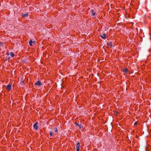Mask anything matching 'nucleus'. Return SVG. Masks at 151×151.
<instances>
[{
    "label": "nucleus",
    "mask_w": 151,
    "mask_h": 151,
    "mask_svg": "<svg viewBox=\"0 0 151 151\" xmlns=\"http://www.w3.org/2000/svg\"><path fill=\"white\" fill-rule=\"evenodd\" d=\"M38 124V122H36L33 125V127L36 130H37L38 129L39 127L37 125Z\"/></svg>",
    "instance_id": "1"
},
{
    "label": "nucleus",
    "mask_w": 151,
    "mask_h": 151,
    "mask_svg": "<svg viewBox=\"0 0 151 151\" xmlns=\"http://www.w3.org/2000/svg\"><path fill=\"white\" fill-rule=\"evenodd\" d=\"M80 144L79 142L77 143V145H76V150L77 151H80Z\"/></svg>",
    "instance_id": "2"
},
{
    "label": "nucleus",
    "mask_w": 151,
    "mask_h": 151,
    "mask_svg": "<svg viewBox=\"0 0 151 151\" xmlns=\"http://www.w3.org/2000/svg\"><path fill=\"white\" fill-rule=\"evenodd\" d=\"M35 85L37 86H40L42 85V83L40 81H38L37 82L35 83Z\"/></svg>",
    "instance_id": "3"
},
{
    "label": "nucleus",
    "mask_w": 151,
    "mask_h": 151,
    "mask_svg": "<svg viewBox=\"0 0 151 151\" xmlns=\"http://www.w3.org/2000/svg\"><path fill=\"white\" fill-rule=\"evenodd\" d=\"M100 37L104 39H105L106 38V35L105 34H104L103 35H100Z\"/></svg>",
    "instance_id": "4"
},
{
    "label": "nucleus",
    "mask_w": 151,
    "mask_h": 151,
    "mask_svg": "<svg viewBox=\"0 0 151 151\" xmlns=\"http://www.w3.org/2000/svg\"><path fill=\"white\" fill-rule=\"evenodd\" d=\"M6 88L8 90H10L11 89V86L9 84L7 86Z\"/></svg>",
    "instance_id": "5"
},
{
    "label": "nucleus",
    "mask_w": 151,
    "mask_h": 151,
    "mask_svg": "<svg viewBox=\"0 0 151 151\" xmlns=\"http://www.w3.org/2000/svg\"><path fill=\"white\" fill-rule=\"evenodd\" d=\"M91 13H92V15L93 16H94L95 15V14L94 11V10H91Z\"/></svg>",
    "instance_id": "6"
},
{
    "label": "nucleus",
    "mask_w": 151,
    "mask_h": 151,
    "mask_svg": "<svg viewBox=\"0 0 151 151\" xmlns=\"http://www.w3.org/2000/svg\"><path fill=\"white\" fill-rule=\"evenodd\" d=\"M32 43H33V42L31 40H30L29 41V44L30 46H32Z\"/></svg>",
    "instance_id": "7"
},
{
    "label": "nucleus",
    "mask_w": 151,
    "mask_h": 151,
    "mask_svg": "<svg viewBox=\"0 0 151 151\" xmlns=\"http://www.w3.org/2000/svg\"><path fill=\"white\" fill-rule=\"evenodd\" d=\"M10 55H11V56L12 57H13L14 56V54L12 52H10Z\"/></svg>",
    "instance_id": "8"
},
{
    "label": "nucleus",
    "mask_w": 151,
    "mask_h": 151,
    "mask_svg": "<svg viewBox=\"0 0 151 151\" xmlns=\"http://www.w3.org/2000/svg\"><path fill=\"white\" fill-rule=\"evenodd\" d=\"M128 70L127 68H124L123 71L124 72H126L128 71Z\"/></svg>",
    "instance_id": "9"
},
{
    "label": "nucleus",
    "mask_w": 151,
    "mask_h": 151,
    "mask_svg": "<svg viewBox=\"0 0 151 151\" xmlns=\"http://www.w3.org/2000/svg\"><path fill=\"white\" fill-rule=\"evenodd\" d=\"M28 15V14L27 13L25 14H22V15L23 17H27Z\"/></svg>",
    "instance_id": "10"
},
{
    "label": "nucleus",
    "mask_w": 151,
    "mask_h": 151,
    "mask_svg": "<svg viewBox=\"0 0 151 151\" xmlns=\"http://www.w3.org/2000/svg\"><path fill=\"white\" fill-rule=\"evenodd\" d=\"M54 130L55 132H57L58 131V130L56 128H54Z\"/></svg>",
    "instance_id": "11"
},
{
    "label": "nucleus",
    "mask_w": 151,
    "mask_h": 151,
    "mask_svg": "<svg viewBox=\"0 0 151 151\" xmlns=\"http://www.w3.org/2000/svg\"><path fill=\"white\" fill-rule=\"evenodd\" d=\"M112 43L111 42H110L109 44V45H111V46H112Z\"/></svg>",
    "instance_id": "12"
},
{
    "label": "nucleus",
    "mask_w": 151,
    "mask_h": 151,
    "mask_svg": "<svg viewBox=\"0 0 151 151\" xmlns=\"http://www.w3.org/2000/svg\"><path fill=\"white\" fill-rule=\"evenodd\" d=\"M78 126L79 127V129H81V127H82V126L81 125V124L79 125V126Z\"/></svg>",
    "instance_id": "13"
},
{
    "label": "nucleus",
    "mask_w": 151,
    "mask_h": 151,
    "mask_svg": "<svg viewBox=\"0 0 151 151\" xmlns=\"http://www.w3.org/2000/svg\"><path fill=\"white\" fill-rule=\"evenodd\" d=\"M75 124L77 126H79V125H80V124H79L78 123H75Z\"/></svg>",
    "instance_id": "14"
},
{
    "label": "nucleus",
    "mask_w": 151,
    "mask_h": 151,
    "mask_svg": "<svg viewBox=\"0 0 151 151\" xmlns=\"http://www.w3.org/2000/svg\"><path fill=\"white\" fill-rule=\"evenodd\" d=\"M50 136H52V133L51 132H50Z\"/></svg>",
    "instance_id": "15"
},
{
    "label": "nucleus",
    "mask_w": 151,
    "mask_h": 151,
    "mask_svg": "<svg viewBox=\"0 0 151 151\" xmlns=\"http://www.w3.org/2000/svg\"><path fill=\"white\" fill-rule=\"evenodd\" d=\"M21 84H23V81H22L21 82Z\"/></svg>",
    "instance_id": "16"
}]
</instances>
